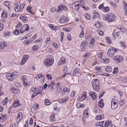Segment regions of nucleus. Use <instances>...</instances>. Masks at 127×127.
Returning a JSON list of instances; mask_svg holds the SVG:
<instances>
[{"label":"nucleus","mask_w":127,"mask_h":127,"mask_svg":"<svg viewBox=\"0 0 127 127\" xmlns=\"http://www.w3.org/2000/svg\"><path fill=\"white\" fill-rule=\"evenodd\" d=\"M116 16L115 15L112 13H109L103 16V19L109 22H113L115 20Z\"/></svg>","instance_id":"obj_1"},{"label":"nucleus","mask_w":127,"mask_h":127,"mask_svg":"<svg viewBox=\"0 0 127 127\" xmlns=\"http://www.w3.org/2000/svg\"><path fill=\"white\" fill-rule=\"evenodd\" d=\"M92 83L93 90L96 92H98L99 89V81L97 79H93L92 81Z\"/></svg>","instance_id":"obj_2"},{"label":"nucleus","mask_w":127,"mask_h":127,"mask_svg":"<svg viewBox=\"0 0 127 127\" xmlns=\"http://www.w3.org/2000/svg\"><path fill=\"white\" fill-rule=\"evenodd\" d=\"M18 75V73L16 72H14L12 73H8L6 75L7 78L9 81H12L16 78Z\"/></svg>","instance_id":"obj_3"},{"label":"nucleus","mask_w":127,"mask_h":127,"mask_svg":"<svg viewBox=\"0 0 127 127\" xmlns=\"http://www.w3.org/2000/svg\"><path fill=\"white\" fill-rule=\"evenodd\" d=\"M25 4L23 3L21 5L20 3H19L14 4V10L16 12L19 11L21 12L22 11L24 7Z\"/></svg>","instance_id":"obj_4"},{"label":"nucleus","mask_w":127,"mask_h":127,"mask_svg":"<svg viewBox=\"0 0 127 127\" xmlns=\"http://www.w3.org/2000/svg\"><path fill=\"white\" fill-rule=\"evenodd\" d=\"M119 102L117 99L113 98L111 102V108L113 109H116L118 107Z\"/></svg>","instance_id":"obj_5"},{"label":"nucleus","mask_w":127,"mask_h":127,"mask_svg":"<svg viewBox=\"0 0 127 127\" xmlns=\"http://www.w3.org/2000/svg\"><path fill=\"white\" fill-rule=\"evenodd\" d=\"M118 50V49L114 48H110L107 52L108 56L110 57H112L114 56L115 52Z\"/></svg>","instance_id":"obj_6"},{"label":"nucleus","mask_w":127,"mask_h":127,"mask_svg":"<svg viewBox=\"0 0 127 127\" xmlns=\"http://www.w3.org/2000/svg\"><path fill=\"white\" fill-rule=\"evenodd\" d=\"M54 61L51 58H47L44 60V64L46 65L50 66L53 64Z\"/></svg>","instance_id":"obj_7"},{"label":"nucleus","mask_w":127,"mask_h":127,"mask_svg":"<svg viewBox=\"0 0 127 127\" xmlns=\"http://www.w3.org/2000/svg\"><path fill=\"white\" fill-rule=\"evenodd\" d=\"M87 46L88 43L87 42V41H82L80 45V50L83 51H86Z\"/></svg>","instance_id":"obj_8"},{"label":"nucleus","mask_w":127,"mask_h":127,"mask_svg":"<svg viewBox=\"0 0 127 127\" xmlns=\"http://www.w3.org/2000/svg\"><path fill=\"white\" fill-rule=\"evenodd\" d=\"M73 5H74V7H73L74 9L76 11H77L80 8V6L81 7L82 5L81 2L78 1L74 3Z\"/></svg>","instance_id":"obj_9"},{"label":"nucleus","mask_w":127,"mask_h":127,"mask_svg":"<svg viewBox=\"0 0 127 127\" xmlns=\"http://www.w3.org/2000/svg\"><path fill=\"white\" fill-rule=\"evenodd\" d=\"M58 9V12L63 10L66 11L68 9L67 7L64 4L59 5Z\"/></svg>","instance_id":"obj_10"},{"label":"nucleus","mask_w":127,"mask_h":127,"mask_svg":"<svg viewBox=\"0 0 127 127\" xmlns=\"http://www.w3.org/2000/svg\"><path fill=\"white\" fill-rule=\"evenodd\" d=\"M59 22L60 23L66 24L68 22V19L65 16L62 15L61 17Z\"/></svg>","instance_id":"obj_11"},{"label":"nucleus","mask_w":127,"mask_h":127,"mask_svg":"<svg viewBox=\"0 0 127 127\" xmlns=\"http://www.w3.org/2000/svg\"><path fill=\"white\" fill-rule=\"evenodd\" d=\"M29 27L28 24H26L24 25L20 30V33H22L26 31H27L29 30Z\"/></svg>","instance_id":"obj_12"},{"label":"nucleus","mask_w":127,"mask_h":127,"mask_svg":"<svg viewBox=\"0 0 127 127\" xmlns=\"http://www.w3.org/2000/svg\"><path fill=\"white\" fill-rule=\"evenodd\" d=\"M113 59L119 63L121 62L123 60V58L121 55L115 56L113 57Z\"/></svg>","instance_id":"obj_13"},{"label":"nucleus","mask_w":127,"mask_h":127,"mask_svg":"<svg viewBox=\"0 0 127 127\" xmlns=\"http://www.w3.org/2000/svg\"><path fill=\"white\" fill-rule=\"evenodd\" d=\"M23 117L22 113L21 112H19L18 114L17 117L16 119V121L17 122H19L21 121Z\"/></svg>","instance_id":"obj_14"},{"label":"nucleus","mask_w":127,"mask_h":127,"mask_svg":"<svg viewBox=\"0 0 127 127\" xmlns=\"http://www.w3.org/2000/svg\"><path fill=\"white\" fill-rule=\"evenodd\" d=\"M29 58V56L27 55H24L22 59V60L21 62V65L24 64L25 62Z\"/></svg>","instance_id":"obj_15"},{"label":"nucleus","mask_w":127,"mask_h":127,"mask_svg":"<svg viewBox=\"0 0 127 127\" xmlns=\"http://www.w3.org/2000/svg\"><path fill=\"white\" fill-rule=\"evenodd\" d=\"M7 116L6 114L3 115L2 114H0V121L1 122H4L7 119Z\"/></svg>","instance_id":"obj_16"},{"label":"nucleus","mask_w":127,"mask_h":127,"mask_svg":"<svg viewBox=\"0 0 127 127\" xmlns=\"http://www.w3.org/2000/svg\"><path fill=\"white\" fill-rule=\"evenodd\" d=\"M90 96L91 97L92 99L94 100L96 98V94L95 92H91L89 93Z\"/></svg>","instance_id":"obj_17"},{"label":"nucleus","mask_w":127,"mask_h":127,"mask_svg":"<svg viewBox=\"0 0 127 127\" xmlns=\"http://www.w3.org/2000/svg\"><path fill=\"white\" fill-rule=\"evenodd\" d=\"M121 32H116V30H114V31L112 33V35H113V38H114V40H115V39H116L115 36L114 35V34L116 33V35L118 37V38H120V37H119L120 35V33Z\"/></svg>","instance_id":"obj_18"},{"label":"nucleus","mask_w":127,"mask_h":127,"mask_svg":"<svg viewBox=\"0 0 127 127\" xmlns=\"http://www.w3.org/2000/svg\"><path fill=\"white\" fill-rule=\"evenodd\" d=\"M19 18L24 23H26L28 21V18L25 15L21 16Z\"/></svg>","instance_id":"obj_19"},{"label":"nucleus","mask_w":127,"mask_h":127,"mask_svg":"<svg viewBox=\"0 0 127 127\" xmlns=\"http://www.w3.org/2000/svg\"><path fill=\"white\" fill-rule=\"evenodd\" d=\"M37 93H36L37 95H38L40 94L41 95H42L43 93L42 92L43 91V87H39L37 88Z\"/></svg>","instance_id":"obj_20"},{"label":"nucleus","mask_w":127,"mask_h":127,"mask_svg":"<svg viewBox=\"0 0 127 127\" xmlns=\"http://www.w3.org/2000/svg\"><path fill=\"white\" fill-rule=\"evenodd\" d=\"M85 94V92H83L82 93L83 95L80 98H79L78 100L83 101L84 100L86 97L87 95Z\"/></svg>","instance_id":"obj_21"},{"label":"nucleus","mask_w":127,"mask_h":127,"mask_svg":"<svg viewBox=\"0 0 127 127\" xmlns=\"http://www.w3.org/2000/svg\"><path fill=\"white\" fill-rule=\"evenodd\" d=\"M12 91L15 94H19L20 92V90L18 89L12 88Z\"/></svg>","instance_id":"obj_22"},{"label":"nucleus","mask_w":127,"mask_h":127,"mask_svg":"<svg viewBox=\"0 0 127 127\" xmlns=\"http://www.w3.org/2000/svg\"><path fill=\"white\" fill-rule=\"evenodd\" d=\"M65 60L64 57H62L59 61L58 64L59 65L63 64L65 63Z\"/></svg>","instance_id":"obj_23"},{"label":"nucleus","mask_w":127,"mask_h":127,"mask_svg":"<svg viewBox=\"0 0 127 127\" xmlns=\"http://www.w3.org/2000/svg\"><path fill=\"white\" fill-rule=\"evenodd\" d=\"M69 100V97H66L65 98L60 99L59 100V101L60 103H65Z\"/></svg>","instance_id":"obj_24"},{"label":"nucleus","mask_w":127,"mask_h":127,"mask_svg":"<svg viewBox=\"0 0 127 127\" xmlns=\"http://www.w3.org/2000/svg\"><path fill=\"white\" fill-rule=\"evenodd\" d=\"M95 43V40L93 38L89 44V46L91 48H92L94 46Z\"/></svg>","instance_id":"obj_25"},{"label":"nucleus","mask_w":127,"mask_h":127,"mask_svg":"<svg viewBox=\"0 0 127 127\" xmlns=\"http://www.w3.org/2000/svg\"><path fill=\"white\" fill-rule=\"evenodd\" d=\"M20 104L19 103V101H15L14 102L12 107H13L19 106L20 105Z\"/></svg>","instance_id":"obj_26"},{"label":"nucleus","mask_w":127,"mask_h":127,"mask_svg":"<svg viewBox=\"0 0 127 127\" xmlns=\"http://www.w3.org/2000/svg\"><path fill=\"white\" fill-rule=\"evenodd\" d=\"M94 15L93 16V18L95 19L96 18H99L100 17V15L97 12H96L95 11H94L93 12Z\"/></svg>","instance_id":"obj_27"},{"label":"nucleus","mask_w":127,"mask_h":127,"mask_svg":"<svg viewBox=\"0 0 127 127\" xmlns=\"http://www.w3.org/2000/svg\"><path fill=\"white\" fill-rule=\"evenodd\" d=\"M106 71L108 72H110L112 71V69L110 66H107L105 68Z\"/></svg>","instance_id":"obj_28"},{"label":"nucleus","mask_w":127,"mask_h":127,"mask_svg":"<svg viewBox=\"0 0 127 127\" xmlns=\"http://www.w3.org/2000/svg\"><path fill=\"white\" fill-rule=\"evenodd\" d=\"M104 118V116L102 115L100 116H98L95 117V119L96 120H100L103 119Z\"/></svg>","instance_id":"obj_29"},{"label":"nucleus","mask_w":127,"mask_h":127,"mask_svg":"<svg viewBox=\"0 0 127 127\" xmlns=\"http://www.w3.org/2000/svg\"><path fill=\"white\" fill-rule=\"evenodd\" d=\"M76 107L77 108H82L84 106L83 104H81L80 103H77L76 105Z\"/></svg>","instance_id":"obj_30"},{"label":"nucleus","mask_w":127,"mask_h":127,"mask_svg":"<svg viewBox=\"0 0 127 127\" xmlns=\"http://www.w3.org/2000/svg\"><path fill=\"white\" fill-rule=\"evenodd\" d=\"M55 115L52 114L50 117V120L51 122H53L55 119Z\"/></svg>","instance_id":"obj_31"},{"label":"nucleus","mask_w":127,"mask_h":127,"mask_svg":"<svg viewBox=\"0 0 127 127\" xmlns=\"http://www.w3.org/2000/svg\"><path fill=\"white\" fill-rule=\"evenodd\" d=\"M100 22L98 21L96 22L95 24V26L97 28H99L100 27Z\"/></svg>","instance_id":"obj_32"},{"label":"nucleus","mask_w":127,"mask_h":127,"mask_svg":"<svg viewBox=\"0 0 127 127\" xmlns=\"http://www.w3.org/2000/svg\"><path fill=\"white\" fill-rule=\"evenodd\" d=\"M38 45L36 44L32 47V50L33 51H36L38 49Z\"/></svg>","instance_id":"obj_33"},{"label":"nucleus","mask_w":127,"mask_h":127,"mask_svg":"<svg viewBox=\"0 0 127 127\" xmlns=\"http://www.w3.org/2000/svg\"><path fill=\"white\" fill-rule=\"evenodd\" d=\"M84 32L83 29L82 28L81 32L79 34V37L80 38L84 36Z\"/></svg>","instance_id":"obj_34"},{"label":"nucleus","mask_w":127,"mask_h":127,"mask_svg":"<svg viewBox=\"0 0 127 127\" xmlns=\"http://www.w3.org/2000/svg\"><path fill=\"white\" fill-rule=\"evenodd\" d=\"M11 33L8 32H5L4 34V36L6 37H8L10 36Z\"/></svg>","instance_id":"obj_35"},{"label":"nucleus","mask_w":127,"mask_h":127,"mask_svg":"<svg viewBox=\"0 0 127 127\" xmlns=\"http://www.w3.org/2000/svg\"><path fill=\"white\" fill-rule=\"evenodd\" d=\"M6 45V43L4 42L1 43L0 44V48L1 49H3L4 47H5Z\"/></svg>","instance_id":"obj_36"},{"label":"nucleus","mask_w":127,"mask_h":127,"mask_svg":"<svg viewBox=\"0 0 127 127\" xmlns=\"http://www.w3.org/2000/svg\"><path fill=\"white\" fill-rule=\"evenodd\" d=\"M104 121L98 122L95 124V125L96 126H100L101 125H103V124L104 123Z\"/></svg>","instance_id":"obj_37"},{"label":"nucleus","mask_w":127,"mask_h":127,"mask_svg":"<svg viewBox=\"0 0 127 127\" xmlns=\"http://www.w3.org/2000/svg\"><path fill=\"white\" fill-rule=\"evenodd\" d=\"M96 32L99 34L100 35H103L104 34L103 32L101 31V30H97L96 31Z\"/></svg>","instance_id":"obj_38"},{"label":"nucleus","mask_w":127,"mask_h":127,"mask_svg":"<svg viewBox=\"0 0 127 127\" xmlns=\"http://www.w3.org/2000/svg\"><path fill=\"white\" fill-rule=\"evenodd\" d=\"M45 104L46 105H50L51 103L50 102V100L48 99H45Z\"/></svg>","instance_id":"obj_39"},{"label":"nucleus","mask_w":127,"mask_h":127,"mask_svg":"<svg viewBox=\"0 0 127 127\" xmlns=\"http://www.w3.org/2000/svg\"><path fill=\"white\" fill-rule=\"evenodd\" d=\"M32 8V7H30V6H28L27 8V10H28V12H30V13L32 14V11H31V9Z\"/></svg>","instance_id":"obj_40"},{"label":"nucleus","mask_w":127,"mask_h":127,"mask_svg":"<svg viewBox=\"0 0 127 127\" xmlns=\"http://www.w3.org/2000/svg\"><path fill=\"white\" fill-rule=\"evenodd\" d=\"M74 72L76 73H79L80 72V70L79 68H77L74 69Z\"/></svg>","instance_id":"obj_41"},{"label":"nucleus","mask_w":127,"mask_h":127,"mask_svg":"<svg viewBox=\"0 0 127 127\" xmlns=\"http://www.w3.org/2000/svg\"><path fill=\"white\" fill-rule=\"evenodd\" d=\"M8 98L7 97L5 98V99L2 102V103L3 105H5L7 104Z\"/></svg>","instance_id":"obj_42"},{"label":"nucleus","mask_w":127,"mask_h":127,"mask_svg":"<svg viewBox=\"0 0 127 127\" xmlns=\"http://www.w3.org/2000/svg\"><path fill=\"white\" fill-rule=\"evenodd\" d=\"M110 122L109 121H106L104 124L105 127H107L110 124Z\"/></svg>","instance_id":"obj_43"},{"label":"nucleus","mask_w":127,"mask_h":127,"mask_svg":"<svg viewBox=\"0 0 127 127\" xmlns=\"http://www.w3.org/2000/svg\"><path fill=\"white\" fill-rule=\"evenodd\" d=\"M60 84L58 83L57 84V85H58V87L57 88V92L58 93H60L62 91V89L59 86V85Z\"/></svg>","instance_id":"obj_44"},{"label":"nucleus","mask_w":127,"mask_h":127,"mask_svg":"<svg viewBox=\"0 0 127 127\" xmlns=\"http://www.w3.org/2000/svg\"><path fill=\"white\" fill-rule=\"evenodd\" d=\"M86 111H84L83 113V114L84 117L87 118L88 117V113H86Z\"/></svg>","instance_id":"obj_45"},{"label":"nucleus","mask_w":127,"mask_h":127,"mask_svg":"<svg viewBox=\"0 0 127 127\" xmlns=\"http://www.w3.org/2000/svg\"><path fill=\"white\" fill-rule=\"evenodd\" d=\"M104 9V12H108L110 10L109 8L108 7H105Z\"/></svg>","instance_id":"obj_46"},{"label":"nucleus","mask_w":127,"mask_h":127,"mask_svg":"<svg viewBox=\"0 0 127 127\" xmlns=\"http://www.w3.org/2000/svg\"><path fill=\"white\" fill-rule=\"evenodd\" d=\"M85 18L87 20H89L91 18L89 14H85Z\"/></svg>","instance_id":"obj_47"},{"label":"nucleus","mask_w":127,"mask_h":127,"mask_svg":"<svg viewBox=\"0 0 127 127\" xmlns=\"http://www.w3.org/2000/svg\"><path fill=\"white\" fill-rule=\"evenodd\" d=\"M118 71V68L117 67H115L114 69V71L113 72V74H116L117 72Z\"/></svg>","instance_id":"obj_48"},{"label":"nucleus","mask_w":127,"mask_h":127,"mask_svg":"<svg viewBox=\"0 0 127 127\" xmlns=\"http://www.w3.org/2000/svg\"><path fill=\"white\" fill-rule=\"evenodd\" d=\"M95 69L97 70V72H100L101 71V68L100 66H97L95 68Z\"/></svg>","instance_id":"obj_49"},{"label":"nucleus","mask_w":127,"mask_h":127,"mask_svg":"<svg viewBox=\"0 0 127 127\" xmlns=\"http://www.w3.org/2000/svg\"><path fill=\"white\" fill-rule=\"evenodd\" d=\"M106 40L108 43L109 44L111 43V40L110 39V38L109 37H107L106 38Z\"/></svg>","instance_id":"obj_50"},{"label":"nucleus","mask_w":127,"mask_h":127,"mask_svg":"<svg viewBox=\"0 0 127 127\" xmlns=\"http://www.w3.org/2000/svg\"><path fill=\"white\" fill-rule=\"evenodd\" d=\"M104 3H102V4H100L98 6V8L99 9H101L103 8H104Z\"/></svg>","instance_id":"obj_51"},{"label":"nucleus","mask_w":127,"mask_h":127,"mask_svg":"<svg viewBox=\"0 0 127 127\" xmlns=\"http://www.w3.org/2000/svg\"><path fill=\"white\" fill-rule=\"evenodd\" d=\"M46 77L49 80H51L52 79V77L50 74H48L46 75Z\"/></svg>","instance_id":"obj_52"},{"label":"nucleus","mask_w":127,"mask_h":127,"mask_svg":"<svg viewBox=\"0 0 127 127\" xmlns=\"http://www.w3.org/2000/svg\"><path fill=\"white\" fill-rule=\"evenodd\" d=\"M45 42L47 44H49L50 42V38L49 37L47 38L45 40Z\"/></svg>","instance_id":"obj_53"},{"label":"nucleus","mask_w":127,"mask_h":127,"mask_svg":"<svg viewBox=\"0 0 127 127\" xmlns=\"http://www.w3.org/2000/svg\"><path fill=\"white\" fill-rule=\"evenodd\" d=\"M63 91L64 92H70V90L68 88H64Z\"/></svg>","instance_id":"obj_54"},{"label":"nucleus","mask_w":127,"mask_h":127,"mask_svg":"<svg viewBox=\"0 0 127 127\" xmlns=\"http://www.w3.org/2000/svg\"><path fill=\"white\" fill-rule=\"evenodd\" d=\"M55 82L54 81L52 82L48 86V88H50V87H51L53 86V85L54 84Z\"/></svg>","instance_id":"obj_55"},{"label":"nucleus","mask_w":127,"mask_h":127,"mask_svg":"<svg viewBox=\"0 0 127 127\" xmlns=\"http://www.w3.org/2000/svg\"><path fill=\"white\" fill-rule=\"evenodd\" d=\"M26 76L25 75H22L21 77V79L23 81H25L26 80Z\"/></svg>","instance_id":"obj_56"},{"label":"nucleus","mask_w":127,"mask_h":127,"mask_svg":"<svg viewBox=\"0 0 127 127\" xmlns=\"http://www.w3.org/2000/svg\"><path fill=\"white\" fill-rule=\"evenodd\" d=\"M125 14L126 15H127V4L126 3V5H125Z\"/></svg>","instance_id":"obj_57"},{"label":"nucleus","mask_w":127,"mask_h":127,"mask_svg":"<svg viewBox=\"0 0 127 127\" xmlns=\"http://www.w3.org/2000/svg\"><path fill=\"white\" fill-rule=\"evenodd\" d=\"M4 26L2 24H0V31H2L4 28Z\"/></svg>","instance_id":"obj_58"},{"label":"nucleus","mask_w":127,"mask_h":127,"mask_svg":"<svg viewBox=\"0 0 127 127\" xmlns=\"http://www.w3.org/2000/svg\"><path fill=\"white\" fill-rule=\"evenodd\" d=\"M81 7H82L85 10H88L89 9V8L87 6L85 7L83 4L81 6Z\"/></svg>","instance_id":"obj_59"},{"label":"nucleus","mask_w":127,"mask_h":127,"mask_svg":"<svg viewBox=\"0 0 127 127\" xmlns=\"http://www.w3.org/2000/svg\"><path fill=\"white\" fill-rule=\"evenodd\" d=\"M104 103H103L98 102V105L100 107H102L104 105Z\"/></svg>","instance_id":"obj_60"},{"label":"nucleus","mask_w":127,"mask_h":127,"mask_svg":"<svg viewBox=\"0 0 127 127\" xmlns=\"http://www.w3.org/2000/svg\"><path fill=\"white\" fill-rule=\"evenodd\" d=\"M19 33V31L16 29L15 31H14L13 33L14 34L16 35H17Z\"/></svg>","instance_id":"obj_61"},{"label":"nucleus","mask_w":127,"mask_h":127,"mask_svg":"<svg viewBox=\"0 0 127 127\" xmlns=\"http://www.w3.org/2000/svg\"><path fill=\"white\" fill-rule=\"evenodd\" d=\"M23 83L24 85L25 86H27L28 85V84L27 80H26L25 81H23Z\"/></svg>","instance_id":"obj_62"},{"label":"nucleus","mask_w":127,"mask_h":127,"mask_svg":"<svg viewBox=\"0 0 127 127\" xmlns=\"http://www.w3.org/2000/svg\"><path fill=\"white\" fill-rule=\"evenodd\" d=\"M42 75L41 74H39L36 76V78L37 79H40V77H42Z\"/></svg>","instance_id":"obj_63"},{"label":"nucleus","mask_w":127,"mask_h":127,"mask_svg":"<svg viewBox=\"0 0 127 127\" xmlns=\"http://www.w3.org/2000/svg\"><path fill=\"white\" fill-rule=\"evenodd\" d=\"M1 16L5 18L7 17V15L4 12H3L1 14Z\"/></svg>","instance_id":"obj_64"}]
</instances>
